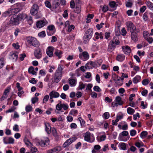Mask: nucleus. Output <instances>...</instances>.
<instances>
[{
    "mask_svg": "<svg viewBox=\"0 0 153 153\" xmlns=\"http://www.w3.org/2000/svg\"><path fill=\"white\" fill-rule=\"evenodd\" d=\"M28 71L29 73L33 75H36V72H35L34 68L32 66H31L28 69Z\"/></svg>",
    "mask_w": 153,
    "mask_h": 153,
    "instance_id": "33",
    "label": "nucleus"
},
{
    "mask_svg": "<svg viewBox=\"0 0 153 153\" xmlns=\"http://www.w3.org/2000/svg\"><path fill=\"white\" fill-rule=\"evenodd\" d=\"M126 25L127 26L128 30H129L130 32L136 31L137 32H139L140 30L136 29V26L131 21H128L126 22Z\"/></svg>",
    "mask_w": 153,
    "mask_h": 153,
    "instance_id": "5",
    "label": "nucleus"
},
{
    "mask_svg": "<svg viewBox=\"0 0 153 153\" xmlns=\"http://www.w3.org/2000/svg\"><path fill=\"white\" fill-rule=\"evenodd\" d=\"M30 152L31 153H38L37 149L35 146H33L29 148Z\"/></svg>",
    "mask_w": 153,
    "mask_h": 153,
    "instance_id": "34",
    "label": "nucleus"
},
{
    "mask_svg": "<svg viewBox=\"0 0 153 153\" xmlns=\"http://www.w3.org/2000/svg\"><path fill=\"white\" fill-rule=\"evenodd\" d=\"M93 31V29L92 28H89L86 31L83 38L84 43L86 44L88 42L92 36Z\"/></svg>",
    "mask_w": 153,
    "mask_h": 153,
    "instance_id": "2",
    "label": "nucleus"
},
{
    "mask_svg": "<svg viewBox=\"0 0 153 153\" xmlns=\"http://www.w3.org/2000/svg\"><path fill=\"white\" fill-rule=\"evenodd\" d=\"M119 145L120 146L121 149L123 150H126V146L125 143H120L119 144Z\"/></svg>",
    "mask_w": 153,
    "mask_h": 153,
    "instance_id": "45",
    "label": "nucleus"
},
{
    "mask_svg": "<svg viewBox=\"0 0 153 153\" xmlns=\"http://www.w3.org/2000/svg\"><path fill=\"white\" fill-rule=\"evenodd\" d=\"M27 21L28 24L31 25L33 23V21L32 17L30 16L27 17Z\"/></svg>",
    "mask_w": 153,
    "mask_h": 153,
    "instance_id": "42",
    "label": "nucleus"
},
{
    "mask_svg": "<svg viewBox=\"0 0 153 153\" xmlns=\"http://www.w3.org/2000/svg\"><path fill=\"white\" fill-rule=\"evenodd\" d=\"M125 58V55L123 54H118L116 57V60L118 62H122Z\"/></svg>",
    "mask_w": 153,
    "mask_h": 153,
    "instance_id": "24",
    "label": "nucleus"
},
{
    "mask_svg": "<svg viewBox=\"0 0 153 153\" xmlns=\"http://www.w3.org/2000/svg\"><path fill=\"white\" fill-rule=\"evenodd\" d=\"M79 57L82 60L86 61L89 59V55L87 52L84 51L79 54Z\"/></svg>",
    "mask_w": 153,
    "mask_h": 153,
    "instance_id": "11",
    "label": "nucleus"
},
{
    "mask_svg": "<svg viewBox=\"0 0 153 153\" xmlns=\"http://www.w3.org/2000/svg\"><path fill=\"white\" fill-rule=\"evenodd\" d=\"M49 97L48 95H45L43 99L42 103H45L47 102L49 99Z\"/></svg>",
    "mask_w": 153,
    "mask_h": 153,
    "instance_id": "51",
    "label": "nucleus"
},
{
    "mask_svg": "<svg viewBox=\"0 0 153 153\" xmlns=\"http://www.w3.org/2000/svg\"><path fill=\"white\" fill-rule=\"evenodd\" d=\"M38 36L40 38H44L46 36V33L45 31H42L38 34Z\"/></svg>",
    "mask_w": 153,
    "mask_h": 153,
    "instance_id": "43",
    "label": "nucleus"
},
{
    "mask_svg": "<svg viewBox=\"0 0 153 153\" xmlns=\"http://www.w3.org/2000/svg\"><path fill=\"white\" fill-rule=\"evenodd\" d=\"M15 7H17L15 9V10H21V9H22V4L20 3H17L15 4Z\"/></svg>",
    "mask_w": 153,
    "mask_h": 153,
    "instance_id": "56",
    "label": "nucleus"
},
{
    "mask_svg": "<svg viewBox=\"0 0 153 153\" xmlns=\"http://www.w3.org/2000/svg\"><path fill=\"white\" fill-rule=\"evenodd\" d=\"M122 48L123 52L125 54H129L131 52V49L128 46H123Z\"/></svg>",
    "mask_w": 153,
    "mask_h": 153,
    "instance_id": "25",
    "label": "nucleus"
},
{
    "mask_svg": "<svg viewBox=\"0 0 153 153\" xmlns=\"http://www.w3.org/2000/svg\"><path fill=\"white\" fill-rule=\"evenodd\" d=\"M60 3L56 2L53 0L52 3V6L53 9L57 8L60 5Z\"/></svg>",
    "mask_w": 153,
    "mask_h": 153,
    "instance_id": "35",
    "label": "nucleus"
},
{
    "mask_svg": "<svg viewBox=\"0 0 153 153\" xmlns=\"http://www.w3.org/2000/svg\"><path fill=\"white\" fill-rule=\"evenodd\" d=\"M130 134L131 136H134L137 133L136 131L134 129H132L130 131Z\"/></svg>",
    "mask_w": 153,
    "mask_h": 153,
    "instance_id": "64",
    "label": "nucleus"
},
{
    "mask_svg": "<svg viewBox=\"0 0 153 153\" xmlns=\"http://www.w3.org/2000/svg\"><path fill=\"white\" fill-rule=\"evenodd\" d=\"M127 113L130 115L133 114L135 112V110L131 107H128L127 109Z\"/></svg>",
    "mask_w": 153,
    "mask_h": 153,
    "instance_id": "37",
    "label": "nucleus"
},
{
    "mask_svg": "<svg viewBox=\"0 0 153 153\" xmlns=\"http://www.w3.org/2000/svg\"><path fill=\"white\" fill-rule=\"evenodd\" d=\"M45 130L48 134H49L51 133L52 129L50 124L48 123H45Z\"/></svg>",
    "mask_w": 153,
    "mask_h": 153,
    "instance_id": "26",
    "label": "nucleus"
},
{
    "mask_svg": "<svg viewBox=\"0 0 153 153\" xmlns=\"http://www.w3.org/2000/svg\"><path fill=\"white\" fill-rule=\"evenodd\" d=\"M110 117V114L108 112H106L104 113L102 115V117L105 119H108Z\"/></svg>",
    "mask_w": 153,
    "mask_h": 153,
    "instance_id": "52",
    "label": "nucleus"
},
{
    "mask_svg": "<svg viewBox=\"0 0 153 153\" xmlns=\"http://www.w3.org/2000/svg\"><path fill=\"white\" fill-rule=\"evenodd\" d=\"M93 63L91 61L88 62L86 64V66L88 68H92Z\"/></svg>",
    "mask_w": 153,
    "mask_h": 153,
    "instance_id": "60",
    "label": "nucleus"
},
{
    "mask_svg": "<svg viewBox=\"0 0 153 153\" xmlns=\"http://www.w3.org/2000/svg\"><path fill=\"white\" fill-rule=\"evenodd\" d=\"M106 136L104 133H102L97 137V139L98 141H101L105 140L106 139Z\"/></svg>",
    "mask_w": 153,
    "mask_h": 153,
    "instance_id": "23",
    "label": "nucleus"
},
{
    "mask_svg": "<svg viewBox=\"0 0 153 153\" xmlns=\"http://www.w3.org/2000/svg\"><path fill=\"white\" fill-rule=\"evenodd\" d=\"M12 46L16 49H19L20 47V45L18 42L13 43L12 44Z\"/></svg>",
    "mask_w": 153,
    "mask_h": 153,
    "instance_id": "63",
    "label": "nucleus"
},
{
    "mask_svg": "<svg viewBox=\"0 0 153 153\" xmlns=\"http://www.w3.org/2000/svg\"><path fill=\"white\" fill-rule=\"evenodd\" d=\"M25 144L29 149L30 147H31L32 146H33L32 143L27 140H25Z\"/></svg>",
    "mask_w": 153,
    "mask_h": 153,
    "instance_id": "44",
    "label": "nucleus"
},
{
    "mask_svg": "<svg viewBox=\"0 0 153 153\" xmlns=\"http://www.w3.org/2000/svg\"><path fill=\"white\" fill-rule=\"evenodd\" d=\"M84 140L89 143L94 142L95 140V137L94 135L91 134L89 132H87L84 134Z\"/></svg>",
    "mask_w": 153,
    "mask_h": 153,
    "instance_id": "6",
    "label": "nucleus"
},
{
    "mask_svg": "<svg viewBox=\"0 0 153 153\" xmlns=\"http://www.w3.org/2000/svg\"><path fill=\"white\" fill-rule=\"evenodd\" d=\"M123 103L121 98L119 96H117L115 97L114 101L112 102V105L113 107H117L119 105H122Z\"/></svg>",
    "mask_w": 153,
    "mask_h": 153,
    "instance_id": "8",
    "label": "nucleus"
},
{
    "mask_svg": "<svg viewBox=\"0 0 153 153\" xmlns=\"http://www.w3.org/2000/svg\"><path fill=\"white\" fill-rule=\"evenodd\" d=\"M49 139L47 137H45L42 138L38 143L42 147H44L49 144Z\"/></svg>",
    "mask_w": 153,
    "mask_h": 153,
    "instance_id": "10",
    "label": "nucleus"
},
{
    "mask_svg": "<svg viewBox=\"0 0 153 153\" xmlns=\"http://www.w3.org/2000/svg\"><path fill=\"white\" fill-rule=\"evenodd\" d=\"M62 53V52L58 49L56 50L54 52V54L59 59L61 58Z\"/></svg>",
    "mask_w": 153,
    "mask_h": 153,
    "instance_id": "28",
    "label": "nucleus"
},
{
    "mask_svg": "<svg viewBox=\"0 0 153 153\" xmlns=\"http://www.w3.org/2000/svg\"><path fill=\"white\" fill-rule=\"evenodd\" d=\"M14 139L11 137H4L3 142L5 144H13L14 143Z\"/></svg>",
    "mask_w": 153,
    "mask_h": 153,
    "instance_id": "18",
    "label": "nucleus"
},
{
    "mask_svg": "<svg viewBox=\"0 0 153 153\" xmlns=\"http://www.w3.org/2000/svg\"><path fill=\"white\" fill-rule=\"evenodd\" d=\"M109 5L110 7L112 8L116 7L118 5L117 4H116L115 1H114L110 2L109 3Z\"/></svg>",
    "mask_w": 153,
    "mask_h": 153,
    "instance_id": "47",
    "label": "nucleus"
},
{
    "mask_svg": "<svg viewBox=\"0 0 153 153\" xmlns=\"http://www.w3.org/2000/svg\"><path fill=\"white\" fill-rule=\"evenodd\" d=\"M68 105L67 103H61L60 102L56 105L55 112L56 113H59L58 111H62V108L64 110L66 111L68 109Z\"/></svg>",
    "mask_w": 153,
    "mask_h": 153,
    "instance_id": "3",
    "label": "nucleus"
},
{
    "mask_svg": "<svg viewBox=\"0 0 153 153\" xmlns=\"http://www.w3.org/2000/svg\"><path fill=\"white\" fill-rule=\"evenodd\" d=\"M128 78V75L127 74L124 73H122V75L120 76V79L123 81L124 80V78Z\"/></svg>",
    "mask_w": 153,
    "mask_h": 153,
    "instance_id": "55",
    "label": "nucleus"
},
{
    "mask_svg": "<svg viewBox=\"0 0 153 153\" xmlns=\"http://www.w3.org/2000/svg\"><path fill=\"white\" fill-rule=\"evenodd\" d=\"M93 89L94 91L97 92H100L101 91V89L98 86H94Z\"/></svg>",
    "mask_w": 153,
    "mask_h": 153,
    "instance_id": "59",
    "label": "nucleus"
},
{
    "mask_svg": "<svg viewBox=\"0 0 153 153\" xmlns=\"http://www.w3.org/2000/svg\"><path fill=\"white\" fill-rule=\"evenodd\" d=\"M54 152H59L62 150V148L60 146H57L53 148Z\"/></svg>",
    "mask_w": 153,
    "mask_h": 153,
    "instance_id": "54",
    "label": "nucleus"
},
{
    "mask_svg": "<svg viewBox=\"0 0 153 153\" xmlns=\"http://www.w3.org/2000/svg\"><path fill=\"white\" fill-rule=\"evenodd\" d=\"M91 51H96L98 49V47L96 44L94 43L92 45L91 48Z\"/></svg>",
    "mask_w": 153,
    "mask_h": 153,
    "instance_id": "41",
    "label": "nucleus"
},
{
    "mask_svg": "<svg viewBox=\"0 0 153 153\" xmlns=\"http://www.w3.org/2000/svg\"><path fill=\"white\" fill-rule=\"evenodd\" d=\"M47 23L48 22L46 19L41 20L36 22V26L37 28H40L45 26Z\"/></svg>",
    "mask_w": 153,
    "mask_h": 153,
    "instance_id": "14",
    "label": "nucleus"
},
{
    "mask_svg": "<svg viewBox=\"0 0 153 153\" xmlns=\"http://www.w3.org/2000/svg\"><path fill=\"white\" fill-rule=\"evenodd\" d=\"M27 42L32 46L38 47L39 45V43L36 38L32 36H29L27 39Z\"/></svg>",
    "mask_w": 153,
    "mask_h": 153,
    "instance_id": "4",
    "label": "nucleus"
},
{
    "mask_svg": "<svg viewBox=\"0 0 153 153\" xmlns=\"http://www.w3.org/2000/svg\"><path fill=\"white\" fill-rule=\"evenodd\" d=\"M128 132L127 131H123L119 134V139L121 141L126 142L129 140V136L126 138H123L122 137L127 136L128 135Z\"/></svg>",
    "mask_w": 153,
    "mask_h": 153,
    "instance_id": "9",
    "label": "nucleus"
},
{
    "mask_svg": "<svg viewBox=\"0 0 153 153\" xmlns=\"http://www.w3.org/2000/svg\"><path fill=\"white\" fill-rule=\"evenodd\" d=\"M22 88H18V94L19 97H21L22 94L24 93V91L22 90Z\"/></svg>",
    "mask_w": 153,
    "mask_h": 153,
    "instance_id": "48",
    "label": "nucleus"
},
{
    "mask_svg": "<svg viewBox=\"0 0 153 153\" xmlns=\"http://www.w3.org/2000/svg\"><path fill=\"white\" fill-rule=\"evenodd\" d=\"M101 149V146L98 145H95L92 150V153H96Z\"/></svg>",
    "mask_w": 153,
    "mask_h": 153,
    "instance_id": "31",
    "label": "nucleus"
},
{
    "mask_svg": "<svg viewBox=\"0 0 153 153\" xmlns=\"http://www.w3.org/2000/svg\"><path fill=\"white\" fill-rule=\"evenodd\" d=\"M148 134V133L147 131H143L141 133L140 136L141 138L143 139L146 137Z\"/></svg>",
    "mask_w": 153,
    "mask_h": 153,
    "instance_id": "39",
    "label": "nucleus"
},
{
    "mask_svg": "<svg viewBox=\"0 0 153 153\" xmlns=\"http://www.w3.org/2000/svg\"><path fill=\"white\" fill-rule=\"evenodd\" d=\"M85 84H84L82 82H80L79 83L78 88L80 90H82L85 88Z\"/></svg>",
    "mask_w": 153,
    "mask_h": 153,
    "instance_id": "46",
    "label": "nucleus"
},
{
    "mask_svg": "<svg viewBox=\"0 0 153 153\" xmlns=\"http://www.w3.org/2000/svg\"><path fill=\"white\" fill-rule=\"evenodd\" d=\"M63 69V66L59 64L57 69L55 73L54 76L53 78V82L58 83L61 80Z\"/></svg>",
    "mask_w": 153,
    "mask_h": 153,
    "instance_id": "1",
    "label": "nucleus"
},
{
    "mask_svg": "<svg viewBox=\"0 0 153 153\" xmlns=\"http://www.w3.org/2000/svg\"><path fill=\"white\" fill-rule=\"evenodd\" d=\"M146 4L149 9H153V3L149 1H147L146 2Z\"/></svg>",
    "mask_w": 153,
    "mask_h": 153,
    "instance_id": "53",
    "label": "nucleus"
},
{
    "mask_svg": "<svg viewBox=\"0 0 153 153\" xmlns=\"http://www.w3.org/2000/svg\"><path fill=\"white\" fill-rule=\"evenodd\" d=\"M75 27L74 25H71L70 26H68V31L69 32H71L72 30H74Z\"/></svg>",
    "mask_w": 153,
    "mask_h": 153,
    "instance_id": "57",
    "label": "nucleus"
},
{
    "mask_svg": "<svg viewBox=\"0 0 153 153\" xmlns=\"http://www.w3.org/2000/svg\"><path fill=\"white\" fill-rule=\"evenodd\" d=\"M10 86H9L6 88L4 92L3 95L0 98V100L1 101L4 100L7 97L8 94L10 92Z\"/></svg>",
    "mask_w": 153,
    "mask_h": 153,
    "instance_id": "16",
    "label": "nucleus"
},
{
    "mask_svg": "<svg viewBox=\"0 0 153 153\" xmlns=\"http://www.w3.org/2000/svg\"><path fill=\"white\" fill-rule=\"evenodd\" d=\"M78 113V111L75 109H72L69 112V114L73 115H74Z\"/></svg>",
    "mask_w": 153,
    "mask_h": 153,
    "instance_id": "61",
    "label": "nucleus"
},
{
    "mask_svg": "<svg viewBox=\"0 0 153 153\" xmlns=\"http://www.w3.org/2000/svg\"><path fill=\"white\" fill-rule=\"evenodd\" d=\"M54 48L52 46L48 47L46 50V52L47 55L50 57H52L53 56V52Z\"/></svg>",
    "mask_w": 153,
    "mask_h": 153,
    "instance_id": "17",
    "label": "nucleus"
},
{
    "mask_svg": "<svg viewBox=\"0 0 153 153\" xmlns=\"http://www.w3.org/2000/svg\"><path fill=\"white\" fill-rule=\"evenodd\" d=\"M51 132L54 137H56L57 136V133L55 128H53L51 131Z\"/></svg>",
    "mask_w": 153,
    "mask_h": 153,
    "instance_id": "50",
    "label": "nucleus"
},
{
    "mask_svg": "<svg viewBox=\"0 0 153 153\" xmlns=\"http://www.w3.org/2000/svg\"><path fill=\"white\" fill-rule=\"evenodd\" d=\"M18 58V54L16 53H10L9 55L10 59L13 60V61H16Z\"/></svg>",
    "mask_w": 153,
    "mask_h": 153,
    "instance_id": "27",
    "label": "nucleus"
},
{
    "mask_svg": "<svg viewBox=\"0 0 153 153\" xmlns=\"http://www.w3.org/2000/svg\"><path fill=\"white\" fill-rule=\"evenodd\" d=\"M19 24V21L17 17H12L8 23L7 24V25L6 26L7 27H12L14 26H16L18 25Z\"/></svg>",
    "mask_w": 153,
    "mask_h": 153,
    "instance_id": "7",
    "label": "nucleus"
},
{
    "mask_svg": "<svg viewBox=\"0 0 153 153\" xmlns=\"http://www.w3.org/2000/svg\"><path fill=\"white\" fill-rule=\"evenodd\" d=\"M5 63L4 59L1 58L0 59V69L2 68L4 66Z\"/></svg>",
    "mask_w": 153,
    "mask_h": 153,
    "instance_id": "49",
    "label": "nucleus"
},
{
    "mask_svg": "<svg viewBox=\"0 0 153 153\" xmlns=\"http://www.w3.org/2000/svg\"><path fill=\"white\" fill-rule=\"evenodd\" d=\"M50 99L56 98L59 97L60 95L58 92L55 91H52L49 94Z\"/></svg>",
    "mask_w": 153,
    "mask_h": 153,
    "instance_id": "20",
    "label": "nucleus"
},
{
    "mask_svg": "<svg viewBox=\"0 0 153 153\" xmlns=\"http://www.w3.org/2000/svg\"><path fill=\"white\" fill-rule=\"evenodd\" d=\"M56 31L55 27L53 25L48 26L47 29V32L48 36H51Z\"/></svg>",
    "mask_w": 153,
    "mask_h": 153,
    "instance_id": "12",
    "label": "nucleus"
},
{
    "mask_svg": "<svg viewBox=\"0 0 153 153\" xmlns=\"http://www.w3.org/2000/svg\"><path fill=\"white\" fill-rule=\"evenodd\" d=\"M13 14L12 10H7L2 14V16L4 17L10 16Z\"/></svg>",
    "mask_w": 153,
    "mask_h": 153,
    "instance_id": "30",
    "label": "nucleus"
},
{
    "mask_svg": "<svg viewBox=\"0 0 153 153\" xmlns=\"http://www.w3.org/2000/svg\"><path fill=\"white\" fill-rule=\"evenodd\" d=\"M69 82L71 86H74L76 83V81L74 79H71L69 80Z\"/></svg>",
    "mask_w": 153,
    "mask_h": 153,
    "instance_id": "36",
    "label": "nucleus"
},
{
    "mask_svg": "<svg viewBox=\"0 0 153 153\" xmlns=\"http://www.w3.org/2000/svg\"><path fill=\"white\" fill-rule=\"evenodd\" d=\"M116 46L114 43V40L113 39L109 43L108 45L107 51L109 52H112L115 48Z\"/></svg>",
    "mask_w": 153,
    "mask_h": 153,
    "instance_id": "13",
    "label": "nucleus"
},
{
    "mask_svg": "<svg viewBox=\"0 0 153 153\" xmlns=\"http://www.w3.org/2000/svg\"><path fill=\"white\" fill-rule=\"evenodd\" d=\"M76 139V138L74 137L68 139L64 143L63 145V147L65 148L66 147L69 146L71 143L75 141Z\"/></svg>",
    "mask_w": 153,
    "mask_h": 153,
    "instance_id": "15",
    "label": "nucleus"
},
{
    "mask_svg": "<svg viewBox=\"0 0 153 153\" xmlns=\"http://www.w3.org/2000/svg\"><path fill=\"white\" fill-rule=\"evenodd\" d=\"M17 17L19 19V20H24L27 19V16L26 14H22L19 15Z\"/></svg>",
    "mask_w": 153,
    "mask_h": 153,
    "instance_id": "29",
    "label": "nucleus"
},
{
    "mask_svg": "<svg viewBox=\"0 0 153 153\" xmlns=\"http://www.w3.org/2000/svg\"><path fill=\"white\" fill-rule=\"evenodd\" d=\"M13 130L16 131H19V126L17 124H15L13 127Z\"/></svg>",
    "mask_w": 153,
    "mask_h": 153,
    "instance_id": "62",
    "label": "nucleus"
},
{
    "mask_svg": "<svg viewBox=\"0 0 153 153\" xmlns=\"http://www.w3.org/2000/svg\"><path fill=\"white\" fill-rule=\"evenodd\" d=\"M34 54L35 57L37 59H39L42 57V51L39 48L35 50Z\"/></svg>",
    "mask_w": 153,
    "mask_h": 153,
    "instance_id": "19",
    "label": "nucleus"
},
{
    "mask_svg": "<svg viewBox=\"0 0 153 153\" xmlns=\"http://www.w3.org/2000/svg\"><path fill=\"white\" fill-rule=\"evenodd\" d=\"M136 31L131 33V40L133 42H137L138 40V37Z\"/></svg>",
    "mask_w": 153,
    "mask_h": 153,
    "instance_id": "21",
    "label": "nucleus"
},
{
    "mask_svg": "<svg viewBox=\"0 0 153 153\" xmlns=\"http://www.w3.org/2000/svg\"><path fill=\"white\" fill-rule=\"evenodd\" d=\"M141 79V77L139 75H137L133 79V82L134 83L136 84L139 82Z\"/></svg>",
    "mask_w": 153,
    "mask_h": 153,
    "instance_id": "32",
    "label": "nucleus"
},
{
    "mask_svg": "<svg viewBox=\"0 0 153 153\" xmlns=\"http://www.w3.org/2000/svg\"><path fill=\"white\" fill-rule=\"evenodd\" d=\"M149 82V81L148 79H145L142 82V84L144 85H148Z\"/></svg>",
    "mask_w": 153,
    "mask_h": 153,
    "instance_id": "58",
    "label": "nucleus"
},
{
    "mask_svg": "<svg viewBox=\"0 0 153 153\" xmlns=\"http://www.w3.org/2000/svg\"><path fill=\"white\" fill-rule=\"evenodd\" d=\"M143 35L144 37V38L145 39H147L150 36V34L148 33V32L146 30L144 31L143 33Z\"/></svg>",
    "mask_w": 153,
    "mask_h": 153,
    "instance_id": "40",
    "label": "nucleus"
},
{
    "mask_svg": "<svg viewBox=\"0 0 153 153\" xmlns=\"http://www.w3.org/2000/svg\"><path fill=\"white\" fill-rule=\"evenodd\" d=\"M30 13L32 15L35 16V18L37 19L41 17L42 15L38 12V10H30Z\"/></svg>",
    "mask_w": 153,
    "mask_h": 153,
    "instance_id": "22",
    "label": "nucleus"
},
{
    "mask_svg": "<svg viewBox=\"0 0 153 153\" xmlns=\"http://www.w3.org/2000/svg\"><path fill=\"white\" fill-rule=\"evenodd\" d=\"M135 145L138 148L143 146H144L143 143L141 141H138L136 142L135 143Z\"/></svg>",
    "mask_w": 153,
    "mask_h": 153,
    "instance_id": "38",
    "label": "nucleus"
}]
</instances>
